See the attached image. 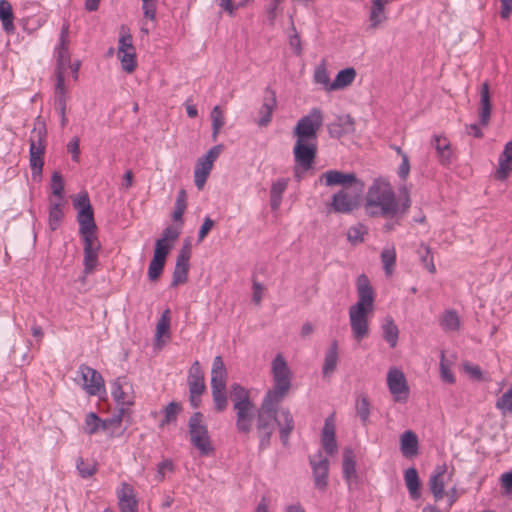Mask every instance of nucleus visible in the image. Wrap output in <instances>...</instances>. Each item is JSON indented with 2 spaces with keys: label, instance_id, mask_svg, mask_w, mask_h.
Listing matches in <instances>:
<instances>
[{
  "label": "nucleus",
  "instance_id": "obj_32",
  "mask_svg": "<svg viewBox=\"0 0 512 512\" xmlns=\"http://www.w3.org/2000/svg\"><path fill=\"white\" fill-rule=\"evenodd\" d=\"M338 363V343L334 340L328 350L325 353L324 364L322 373L324 376H328L334 372Z\"/></svg>",
  "mask_w": 512,
  "mask_h": 512
},
{
  "label": "nucleus",
  "instance_id": "obj_22",
  "mask_svg": "<svg viewBox=\"0 0 512 512\" xmlns=\"http://www.w3.org/2000/svg\"><path fill=\"white\" fill-rule=\"evenodd\" d=\"M354 119L350 115L338 116L335 122L328 125V133L332 138H340L354 131Z\"/></svg>",
  "mask_w": 512,
  "mask_h": 512
},
{
  "label": "nucleus",
  "instance_id": "obj_49",
  "mask_svg": "<svg viewBox=\"0 0 512 512\" xmlns=\"http://www.w3.org/2000/svg\"><path fill=\"white\" fill-rule=\"evenodd\" d=\"M165 261L157 258H152L148 267V278L150 281H156L163 272Z\"/></svg>",
  "mask_w": 512,
  "mask_h": 512
},
{
  "label": "nucleus",
  "instance_id": "obj_56",
  "mask_svg": "<svg viewBox=\"0 0 512 512\" xmlns=\"http://www.w3.org/2000/svg\"><path fill=\"white\" fill-rule=\"evenodd\" d=\"M420 258L425 268L432 274L436 272V267L433 262V257L430 255V249L428 247L423 248V253L419 250Z\"/></svg>",
  "mask_w": 512,
  "mask_h": 512
},
{
  "label": "nucleus",
  "instance_id": "obj_25",
  "mask_svg": "<svg viewBox=\"0 0 512 512\" xmlns=\"http://www.w3.org/2000/svg\"><path fill=\"white\" fill-rule=\"evenodd\" d=\"M512 171V140L509 141L503 152L501 153L498 161V168L495 177L498 180H505Z\"/></svg>",
  "mask_w": 512,
  "mask_h": 512
},
{
  "label": "nucleus",
  "instance_id": "obj_23",
  "mask_svg": "<svg viewBox=\"0 0 512 512\" xmlns=\"http://www.w3.org/2000/svg\"><path fill=\"white\" fill-rule=\"evenodd\" d=\"M446 465H439L436 467L435 472L431 475L429 480V486L432 494L436 500H440L444 495V487L446 478Z\"/></svg>",
  "mask_w": 512,
  "mask_h": 512
},
{
  "label": "nucleus",
  "instance_id": "obj_64",
  "mask_svg": "<svg viewBox=\"0 0 512 512\" xmlns=\"http://www.w3.org/2000/svg\"><path fill=\"white\" fill-rule=\"evenodd\" d=\"M402 162L398 168V176L401 179H406L410 172V163L407 154H403Z\"/></svg>",
  "mask_w": 512,
  "mask_h": 512
},
{
  "label": "nucleus",
  "instance_id": "obj_41",
  "mask_svg": "<svg viewBox=\"0 0 512 512\" xmlns=\"http://www.w3.org/2000/svg\"><path fill=\"white\" fill-rule=\"evenodd\" d=\"M211 120H212V138L214 141H216L221 128L225 124L224 114L219 106H215L212 109Z\"/></svg>",
  "mask_w": 512,
  "mask_h": 512
},
{
  "label": "nucleus",
  "instance_id": "obj_45",
  "mask_svg": "<svg viewBox=\"0 0 512 512\" xmlns=\"http://www.w3.org/2000/svg\"><path fill=\"white\" fill-rule=\"evenodd\" d=\"M50 186L52 195L56 198V200H64V181L60 172H53Z\"/></svg>",
  "mask_w": 512,
  "mask_h": 512
},
{
  "label": "nucleus",
  "instance_id": "obj_16",
  "mask_svg": "<svg viewBox=\"0 0 512 512\" xmlns=\"http://www.w3.org/2000/svg\"><path fill=\"white\" fill-rule=\"evenodd\" d=\"M74 209L77 211L78 224H95L94 212L87 192H79L71 196Z\"/></svg>",
  "mask_w": 512,
  "mask_h": 512
},
{
  "label": "nucleus",
  "instance_id": "obj_10",
  "mask_svg": "<svg viewBox=\"0 0 512 512\" xmlns=\"http://www.w3.org/2000/svg\"><path fill=\"white\" fill-rule=\"evenodd\" d=\"M364 188V183H357L356 186L340 189L332 197L331 209L336 213H351L358 207Z\"/></svg>",
  "mask_w": 512,
  "mask_h": 512
},
{
  "label": "nucleus",
  "instance_id": "obj_7",
  "mask_svg": "<svg viewBox=\"0 0 512 512\" xmlns=\"http://www.w3.org/2000/svg\"><path fill=\"white\" fill-rule=\"evenodd\" d=\"M317 155V142L296 140L293 147L294 168L293 174L297 182H301L307 171L314 164Z\"/></svg>",
  "mask_w": 512,
  "mask_h": 512
},
{
  "label": "nucleus",
  "instance_id": "obj_53",
  "mask_svg": "<svg viewBox=\"0 0 512 512\" xmlns=\"http://www.w3.org/2000/svg\"><path fill=\"white\" fill-rule=\"evenodd\" d=\"M170 321H171L170 310L166 309L162 313L160 319L157 322V326H156V336L157 337H161V336L165 335L166 333H168L169 328H170Z\"/></svg>",
  "mask_w": 512,
  "mask_h": 512
},
{
  "label": "nucleus",
  "instance_id": "obj_5",
  "mask_svg": "<svg viewBox=\"0 0 512 512\" xmlns=\"http://www.w3.org/2000/svg\"><path fill=\"white\" fill-rule=\"evenodd\" d=\"M188 434L190 443L199 451L200 455L208 456L214 452L208 427L201 412H194L189 418Z\"/></svg>",
  "mask_w": 512,
  "mask_h": 512
},
{
  "label": "nucleus",
  "instance_id": "obj_30",
  "mask_svg": "<svg viewBox=\"0 0 512 512\" xmlns=\"http://www.w3.org/2000/svg\"><path fill=\"white\" fill-rule=\"evenodd\" d=\"M383 339L391 348L396 347L399 338V329L392 317L387 316L381 325Z\"/></svg>",
  "mask_w": 512,
  "mask_h": 512
},
{
  "label": "nucleus",
  "instance_id": "obj_13",
  "mask_svg": "<svg viewBox=\"0 0 512 512\" xmlns=\"http://www.w3.org/2000/svg\"><path fill=\"white\" fill-rule=\"evenodd\" d=\"M309 463L312 468L315 488L324 491L328 486L329 460L323 456L321 451H318L309 457Z\"/></svg>",
  "mask_w": 512,
  "mask_h": 512
},
{
  "label": "nucleus",
  "instance_id": "obj_4",
  "mask_svg": "<svg viewBox=\"0 0 512 512\" xmlns=\"http://www.w3.org/2000/svg\"><path fill=\"white\" fill-rule=\"evenodd\" d=\"M229 396L235 412L236 430L240 434L249 435L253 423H257L259 408L252 401L250 391L238 383L230 386ZM255 426L257 427V424Z\"/></svg>",
  "mask_w": 512,
  "mask_h": 512
},
{
  "label": "nucleus",
  "instance_id": "obj_28",
  "mask_svg": "<svg viewBox=\"0 0 512 512\" xmlns=\"http://www.w3.org/2000/svg\"><path fill=\"white\" fill-rule=\"evenodd\" d=\"M400 450L403 456L409 458L417 455L418 453V438L417 435L411 431H405L400 438Z\"/></svg>",
  "mask_w": 512,
  "mask_h": 512
},
{
  "label": "nucleus",
  "instance_id": "obj_26",
  "mask_svg": "<svg viewBox=\"0 0 512 512\" xmlns=\"http://www.w3.org/2000/svg\"><path fill=\"white\" fill-rule=\"evenodd\" d=\"M342 474L348 484L357 478L355 455L350 447L343 451Z\"/></svg>",
  "mask_w": 512,
  "mask_h": 512
},
{
  "label": "nucleus",
  "instance_id": "obj_12",
  "mask_svg": "<svg viewBox=\"0 0 512 512\" xmlns=\"http://www.w3.org/2000/svg\"><path fill=\"white\" fill-rule=\"evenodd\" d=\"M387 386L395 402H407L410 389L406 377L400 369L396 367L389 369L387 373Z\"/></svg>",
  "mask_w": 512,
  "mask_h": 512
},
{
  "label": "nucleus",
  "instance_id": "obj_61",
  "mask_svg": "<svg viewBox=\"0 0 512 512\" xmlns=\"http://www.w3.org/2000/svg\"><path fill=\"white\" fill-rule=\"evenodd\" d=\"M66 102L67 99H59L58 101H54L55 107L60 115V124L61 127L64 128L67 125L68 119L66 117Z\"/></svg>",
  "mask_w": 512,
  "mask_h": 512
},
{
  "label": "nucleus",
  "instance_id": "obj_35",
  "mask_svg": "<svg viewBox=\"0 0 512 512\" xmlns=\"http://www.w3.org/2000/svg\"><path fill=\"white\" fill-rule=\"evenodd\" d=\"M126 412V408L120 407L119 412L116 415H113L110 418L102 420V430L108 431L111 437L119 436L122 434V431H118L120 428L122 418Z\"/></svg>",
  "mask_w": 512,
  "mask_h": 512
},
{
  "label": "nucleus",
  "instance_id": "obj_51",
  "mask_svg": "<svg viewBox=\"0 0 512 512\" xmlns=\"http://www.w3.org/2000/svg\"><path fill=\"white\" fill-rule=\"evenodd\" d=\"M186 209V192L185 190H180L177 195V199L175 202V209L173 211V219L174 221H180L182 215Z\"/></svg>",
  "mask_w": 512,
  "mask_h": 512
},
{
  "label": "nucleus",
  "instance_id": "obj_27",
  "mask_svg": "<svg viewBox=\"0 0 512 512\" xmlns=\"http://www.w3.org/2000/svg\"><path fill=\"white\" fill-rule=\"evenodd\" d=\"M227 370L221 356H216L211 369V387H226Z\"/></svg>",
  "mask_w": 512,
  "mask_h": 512
},
{
  "label": "nucleus",
  "instance_id": "obj_33",
  "mask_svg": "<svg viewBox=\"0 0 512 512\" xmlns=\"http://www.w3.org/2000/svg\"><path fill=\"white\" fill-rule=\"evenodd\" d=\"M0 20L6 33H14L15 25L13 23V10L11 4L7 0H0Z\"/></svg>",
  "mask_w": 512,
  "mask_h": 512
},
{
  "label": "nucleus",
  "instance_id": "obj_55",
  "mask_svg": "<svg viewBox=\"0 0 512 512\" xmlns=\"http://www.w3.org/2000/svg\"><path fill=\"white\" fill-rule=\"evenodd\" d=\"M77 470L81 477L88 478L96 472L94 464L87 463L83 459H79L77 462Z\"/></svg>",
  "mask_w": 512,
  "mask_h": 512
},
{
  "label": "nucleus",
  "instance_id": "obj_8",
  "mask_svg": "<svg viewBox=\"0 0 512 512\" xmlns=\"http://www.w3.org/2000/svg\"><path fill=\"white\" fill-rule=\"evenodd\" d=\"M324 115L321 109L312 108L307 115L302 116L293 129L296 140L317 142L318 131L323 125Z\"/></svg>",
  "mask_w": 512,
  "mask_h": 512
},
{
  "label": "nucleus",
  "instance_id": "obj_2",
  "mask_svg": "<svg viewBox=\"0 0 512 512\" xmlns=\"http://www.w3.org/2000/svg\"><path fill=\"white\" fill-rule=\"evenodd\" d=\"M399 192L397 197L388 181L382 178L375 179L366 194L365 213L376 219H402L411 206V199L406 187L400 188Z\"/></svg>",
  "mask_w": 512,
  "mask_h": 512
},
{
  "label": "nucleus",
  "instance_id": "obj_3",
  "mask_svg": "<svg viewBox=\"0 0 512 512\" xmlns=\"http://www.w3.org/2000/svg\"><path fill=\"white\" fill-rule=\"evenodd\" d=\"M357 302L349 307V323L353 338L361 341L369 335L368 316L374 308V291L369 279L362 274L357 279Z\"/></svg>",
  "mask_w": 512,
  "mask_h": 512
},
{
  "label": "nucleus",
  "instance_id": "obj_40",
  "mask_svg": "<svg viewBox=\"0 0 512 512\" xmlns=\"http://www.w3.org/2000/svg\"><path fill=\"white\" fill-rule=\"evenodd\" d=\"M188 271L189 263L176 261L171 286L176 287L179 284L185 283L188 278Z\"/></svg>",
  "mask_w": 512,
  "mask_h": 512
},
{
  "label": "nucleus",
  "instance_id": "obj_50",
  "mask_svg": "<svg viewBox=\"0 0 512 512\" xmlns=\"http://www.w3.org/2000/svg\"><path fill=\"white\" fill-rule=\"evenodd\" d=\"M64 200H50L49 220L58 222L63 218Z\"/></svg>",
  "mask_w": 512,
  "mask_h": 512
},
{
  "label": "nucleus",
  "instance_id": "obj_9",
  "mask_svg": "<svg viewBox=\"0 0 512 512\" xmlns=\"http://www.w3.org/2000/svg\"><path fill=\"white\" fill-rule=\"evenodd\" d=\"M46 128L44 125L35 127L30 137L29 164L33 179H40L42 175L45 153Z\"/></svg>",
  "mask_w": 512,
  "mask_h": 512
},
{
  "label": "nucleus",
  "instance_id": "obj_52",
  "mask_svg": "<svg viewBox=\"0 0 512 512\" xmlns=\"http://www.w3.org/2000/svg\"><path fill=\"white\" fill-rule=\"evenodd\" d=\"M60 98L67 99L66 98L64 71H62L61 68H57L56 84H55V100L54 101H58Z\"/></svg>",
  "mask_w": 512,
  "mask_h": 512
},
{
  "label": "nucleus",
  "instance_id": "obj_54",
  "mask_svg": "<svg viewBox=\"0 0 512 512\" xmlns=\"http://www.w3.org/2000/svg\"><path fill=\"white\" fill-rule=\"evenodd\" d=\"M189 394H203L206 389L204 378H187Z\"/></svg>",
  "mask_w": 512,
  "mask_h": 512
},
{
  "label": "nucleus",
  "instance_id": "obj_15",
  "mask_svg": "<svg viewBox=\"0 0 512 512\" xmlns=\"http://www.w3.org/2000/svg\"><path fill=\"white\" fill-rule=\"evenodd\" d=\"M319 181L327 187L341 186V189L356 186L357 183H363V181L356 177L355 173H345L339 170H328L322 173Z\"/></svg>",
  "mask_w": 512,
  "mask_h": 512
},
{
  "label": "nucleus",
  "instance_id": "obj_6",
  "mask_svg": "<svg viewBox=\"0 0 512 512\" xmlns=\"http://www.w3.org/2000/svg\"><path fill=\"white\" fill-rule=\"evenodd\" d=\"M98 226H80L79 234L83 242L84 272L90 274L98 265L101 243L98 239Z\"/></svg>",
  "mask_w": 512,
  "mask_h": 512
},
{
  "label": "nucleus",
  "instance_id": "obj_59",
  "mask_svg": "<svg viewBox=\"0 0 512 512\" xmlns=\"http://www.w3.org/2000/svg\"><path fill=\"white\" fill-rule=\"evenodd\" d=\"M68 44L65 45V50L62 49V44L59 43L57 47V59H58V68H61L62 71L65 70L66 63H69V54H68Z\"/></svg>",
  "mask_w": 512,
  "mask_h": 512
},
{
  "label": "nucleus",
  "instance_id": "obj_42",
  "mask_svg": "<svg viewBox=\"0 0 512 512\" xmlns=\"http://www.w3.org/2000/svg\"><path fill=\"white\" fill-rule=\"evenodd\" d=\"M99 430H102V419L94 412L86 415L84 432L88 435H93Z\"/></svg>",
  "mask_w": 512,
  "mask_h": 512
},
{
  "label": "nucleus",
  "instance_id": "obj_14",
  "mask_svg": "<svg viewBox=\"0 0 512 512\" xmlns=\"http://www.w3.org/2000/svg\"><path fill=\"white\" fill-rule=\"evenodd\" d=\"M78 373L82 379V387L89 395L95 396L105 391L104 379L97 370L82 364L79 366Z\"/></svg>",
  "mask_w": 512,
  "mask_h": 512
},
{
  "label": "nucleus",
  "instance_id": "obj_17",
  "mask_svg": "<svg viewBox=\"0 0 512 512\" xmlns=\"http://www.w3.org/2000/svg\"><path fill=\"white\" fill-rule=\"evenodd\" d=\"M180 231L176 226H167L162 236L156 240L154 258L166 261L169 251L173 248L174 242L178 239Z\"/></svg>",
  "mask_w": 512,
  "mask_h": 512
},
{
  "label": "nucleus",
  "instance_id": "obj_38",
  "mask_svg": "<svg viewBox=\"0 0 512 512\" xmlns=\"http://www.w3.org/2000/svg\"><path fill=\"white\" fill-rule=\"evenodd\" d=\"M387 19L385 7L378 3H373L371 5L370 13H369V26L368 29H376L381 23L385 22Z\"/></svg>",
  "mask_w": 512,
  "mask_h": 512
},
{
  "label": "nucleus",
  "instance_id": "obj_48",
  "mask_svg": "<svg viewBox=\"0 0 512 512\" xmlns=\"http://www.w3.org/2000/svg\"><path fill=\"white\" fill-rule=\"evenodd\" d=\"M366 234V226H353L347 231V239L352 245H358L364 241Z\"/></svg>",
  "mask_w": 512,
  "mask_h": 512
},
{
  "label": "nucleus",
  "instance_id": "obj_57",
  "mask_svg": "<svg viewBox=\"0 0 512 512\" xmlns=\"http://www.w3.org/2000/svg\"><path fill=\"white\" fill-rule=\"evenodd\" d=\"M135 50L132 43V36L130 34L121 33L118 41V52H128Z\"/></svg>",
  "mask_w": 512,
  "mask_h": 512
},
{
  "label": "nucleus",
  "instance_id": "obj_62",
  "mask_svg": "<svg viewBox=\"0 0 512 512\" xmlns=\"http://www.w3.org/2000/svg\"><path fill=\"white\" fill-rule=\"evenodd\" d=\"M287 181L285 179L277 180L272 184L270 195L282 197V194L286 190Z\"/></svg>",
  "mask_w": 512,
  "mask_h": 512
},
{
  "label": "nucleus",
  "instance_id": "obj_44",
  "mask_svg": "<svg viewBox=\"0 0 512 512\" xmlns=\"http://www.w3.org/2000/svg\"><path fill=\"white\" fill-rule=\"evenodd\" d=\"M118 58L121 61L122 69L127 73H132L136 66V52L128 51V52H118Z\"/></svg>",
  "mask_w": 512,
  "mask_h": 512
},
{
  "label": "nucleus",
  "instance_id": "obj_19",
  "mask_svg": "<svg viewBox=\"0 0 512 512\" xmlns=\"http://www.w3.org/2000/svg\"><path fill=\"white\" fill-rule=\"evenodd\" d=\"M492 111L491 94L488 82H483L480 88V101L478 108L479 122L482 126H487L490 122Z\"/></svg>",
  "mask_w": 512,
  "mask_h": 512
},
{
  "label": "nucleus",
  "instance_id": "obj_63",
  "mask_svg": "<svg viewBox=\"0 0 512 512\" xmlns=\"http://www.w3.org/2000/svg\"><path fill=\"white\" fill-rule=\"evenodd\" d=\"M464 370L471 378L478 381L482 379V370L478 365L464 364Z\"/></svg>",
  "mask_w": 512,
  "mask_h": 512
},
{
  "label": "nucleus",
  "instance_id": "obj_18",
  "mask_svg": "<svg viewBox=\"0 0 512 512\" xmlns=\"http://www.w3.org/2000/svg\"><path fill=\"white\" fill-rule=\"evenodd\" d=\"M111 394L117 405L120 407L127 409L134 403L132 386L125 377H119L113 382Z\"/></svg>",
  "mask_w": 512,
  "mask_h": 512
},
{
  "label": "nucleus",
  "instance_id": "obj_46",
  "mask_svg": "<svg viewBox=\"0 0 512 512\" xmlns=\"http://www.w3.org/2000/svg\"><path fill=\"white\" fill-rule=\"evenodd\" d=\"M495 406L504 416L512 414V387L497 399Z\"/></svg>",
  "mask_w": 512,
  "mask_h": 512
},
{
  "label": "nucleus",
  "instance_id": "obj_31",
  "mask_svg": "<svg viewBox=\"0 0 512 512\" xmlns=\"http://www.w3.org/2000/svg\"><path fill=\"white\" fill-rule=\"evenodd\" d=\"M439 324L445 332H457L460 329L461 321L458 313L454 309H448L443 312L439 319Z\"/></svg>",
  "mask_w": 512,
  "mask_h": 512
},
{
  "label": "nucleus",
  "instance_id": "obj_60",
  "mask_svg": "<svg viewBox=\"0 0 512 512\" xmlns=\"http://www.w3.org/2000/svg\"><path fill=\"white\" fill-rule=\"evenodd\" d=\"M142 3L144 16L150 20H154L156 15L155 0H142Z\"/></svg>",
  "mask_w": 512,
  "mask_h": 512
},
{
  "label": "nucleus",
  "instance_id": "obj_34",
  "mask_svg": "<svg viewBox=\"0 0 512 512\" xmlns=\"http://www.w3.org/2000/svg\"><path fill=\"white\" fill-rule=\"evenodd\" d=\"M356 77V71L354 68H345L340 70L336 75L335 80L330 84L328 90H338L350 85Z\"/></svg>",
  "mask_w": 512,
  "mask_h": 512
},
{
  "label": "nucleus",
  "instance_id": "obj_21",
  "mask_svg": "<svg viewBox=\"0 0 512 512\" xmlns=\"http://www.w3.org/2000/svg\"><path fill=\"white\" fill-rule=\"evenodd\" d=\"M118 504L121 512H137L138 510V501L134 490L127 483H123L118 492Z\"/></svg>",
  "mask_w": 512,
  "mask_h": 512
},
{
  "label": "nucleus",
  "instance_id": "obj_1",
  "mask_svg": "<svg viewBox=\"0 0 512 512\" xmlns=\"http://www.w3.org/2000/svg\"><path fill=\"white\" fill-rule=\"evenodd\" d=\"M273 387L267 391L260 404L257 414V438L259 450L270 446L271 437L276 425L279 428L280 440L284 446L289 443V437L294 430V419L288 408L279 411L278 407L291 388L292 372L282 354H277L271 364Z\"/></svg>",
  "mask_w": 512,
  "mask_h": 512
},
{
  "label": "nucleus",
  "instance_id": "obj_29",
  "mask_svg": "<svg viewBox=\"0 0 512 512\" xmlns=\"http://www.w3.org/2000/svg\"><path fill=\"white\" fill-rule=\"evenodd\" d=\"M432 145L437 151L440 162L443 165L449 164L452 156L449 140L446 137L435 135L432 139Z\"/></svg>",
  "mask_w": 512,
  "mask_h": 512
},
{
  "label": "nucleus",
  "instance_id": "obj_37",
  "mask_svg": "<svg viewBox=\"0 0 512 512\" xmlns=\"http://www.w3.org/2000/svg\"><path fill=\"white\" fill-rule=\"evenodd\" d=\"M211 394L214 404V410L217 413L225 411L228 407L226 387H211Z\"/></svg>",
  "mask_w": 512,
  "mask_h": 512
},
{
  "label": "nucleus",
  "instance_id": "obj_11",
  "mask_svg": "<svg viewBox=\"0 0 512 512\" xmlns=\"http://www.w3.org/2000/svg\"><path fill=\"white\" fill-rule=\"evenodd\" d=\"M222 147V145L212 147L204 156L197 160L194 170V182L199 190L203 189L213 168V163L219 157Z\"/></svg>",
  "mask_w": 512,
  "mask_h": 512
},
{
  "label": "nucleus",
  "instance_id": "obj_24",
  "mask_svg": "<svg viewBox=\"0 0 512 512\" xmlns=\"http://www.w3.org/2000/svg\"><path fill=\"white\" fill-rule=\"evenodd\" d=\"M321 443L323 449L328 455H333L337 451L335 425L332 417L325 420L324 427L322 429Z\"/></svg>",
  "mask_w": 512,
  "mask_h": 512
},
{
  "label": "nucleus",
  "instance_id": "obj_58",
  "mask_svg": "<svg viewBox=\"0 0 512 512\" xmlns=\"http://www.w3.org/2000/svg\"><path fill=\"white\" fill-rule=\"evenodd\" d=\"M80 140L78 137H73L67 144V150L72 155L74 162H79L80 159Z\"/></svg>",
  "mask_w": 512,
  "mask_h": 512
},
{
  "label": "nucleus",
  "instance_id": "obj_36",
  "mask_svg": "<svg viewBox=\"0 0 512 512\" xmlns=\"http://www.w3.org/2000/svg\"><path fill=\"white\" fill-rule=\"evenodd\" d=\"M404 480L411 498L417 499L420 496V480L417 470L414 467L405 470Z\"/></svg>",
  "mask_w": 512,
  "mask_h": 512
},
{
  "label": "nucleus",
  "instance_id": "obj_39",
  "mask_svg": "<svg viewBox=\"0 0 512 512\" xmlns=\"http://www.w3.org/2000/svg\"><path fill=\"white\" fill-rule=\"evenodd\" d=\"M381 261L386 275H391L396 263V251L393 245H387L382 250Z\"/></svg>",
  "mask_w": 512,
  "mask_h": 512
},
{
  "label": "nucleus",
  "instance_id": "obj_43",
  "mask_svg": "<svg viewBox=\"0 0 512 512\" xmlns=\"http://www.w3.org/2000/svg\"><path fill=\"white\" fill-rule=\"evenodd\" d=\"M356 411L363 425H367L370 416V402L367 396L361 395L356 401Z\"/></svg>",
  "mask_w": 512,
  "mask_h": 512
},
{
  "label": "nucleus",
  "instance_id": "obj_47",
  "mask_svg": "<svg viewBox=\"0 0 512 512\" xmlns=\"http://www.w3.org/2000/svg\"><path fill=\"white\" fill-rule=\"evenodd\" d=\"M182 407L177 402H171L164 408V418L160 423V426L163 427L166 424H169L176 420L177 415L181 412Z\"/></svg>",
  "mask_w": 512,
  "mask_h": 512
},
{
  "label": "nucleus",
  "instance_id": "obj_20",
  "mask_svg": "<svg viewBox=\"0 0 512 512\" xmlns=\"http://www.w3.org/2000/svg\"><path fill=\"white\" fill-rule=\"evenodd\" d=\"M276 96L275 92L270 88L265 91L262 106L259 109V119L257 124L261 127H266L272 120V114L276 107Z\"/></svg>",
  "mask_w": 512,
  "mask_h": 512
}]
</instances>
